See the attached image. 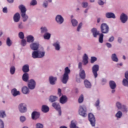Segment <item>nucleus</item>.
<instances>
[{"instance_id":"obj_1","label":"nucleus","mask_w":128,"mask_h":128,"mask_svg":"<svg viewBox=\"0 0 128 128\" xmlns=\"http://www.w3.org/2000/svg\"><path fill=\"white\" fill-rule=\"evenodd\" d=\"M19 10H20V14L23 22H26L28 18V16L26 14V8L24 5H20L18 6Z\"/></svg>"},{"instance_id":"obj_2","label":"nucleus","mask_w":128,"mask_h":128,"mask_svg":"<svg viewBox=\"0 0 128 128\" xmlns=\"http://www.w3.org/2000/svg\"><path fill=\"white\" fill-rule=\"evenodd\" d=\"M70 74V70L68 68V67H66L64 69V72L63 74V77L62 82L63 84H66L68 82V74Z\"/></svg>"},{"instance_id":"obj_3","label":"nucleus","mask_w":128,"mask_h":128,"mask_svg":"<svg viewBox=\"0 0 128 128\" xmlns=\"http://www.w3.org/2000/svg\"><path fill=\"white\" fill-rule=\"evenodd\" d=\"M100 32L102 34H108L110 32V27L106 23H103L100 26Z\"/></svg>"},{"instance_id":"obj_4","label":"nucleus","mask_w":128,"mask_h":128,"mask_svg":"<svg viewBox=\"0 0 128 128\" xmlns=\"http://www.w3.org/2000/svg\"><path fill=\"white\" fill-rule=\"evenodd\" d=\"M78 114L83 118L86 116V106H80Z\"/></svg>"},{"instance_id":"obj_5","label":"nucleus","mask_w":128,"mask_h":128,"mask_svg":"<svg viewBox=\"0 0 128 128\" xmlns=\"http://www.w3.org/2000/svg\"><path fill=\"white\" fill-rule=\"evenodd\" d=\"M99 70L100 66H98V64H94L92 67V72L95 78H98V72Z\"/></svg>"},{"instance_id":"obj_6","label":"nucleus","mask_w":128,"mask_h":128,"mask_svg":"<svg viewBox=\"0 0 128 128\" xmlns=\"http://www.w3.org/2000/svg\"><path fill=\"white\" fill-rule=\"evenodd\" d=\"M88 120L90 122L91 126H96V118H94V114L92 113L88 114Z\"/></svg>"},{"instance_id":"obj_7","label":"nucleus","mask_w":128,"mask_h":128,"mask_svg":"<svg viewBox=\"0 0 128 128\" xmlns=\"http://www.w3.org/2000/svg\"><path fill=\"white\" fill-rule=\"evenodd\" d=\"M19 110L20 112H21L22 114H24V112H26V105L24 103H22L19 105L18 106Z\"/></svg>"},{"instance_id":"obj_8","label":"nucleus","mask_w":128,"mask_h":128,"mask_svg":"<svg viewBox=\"0 0 128 128\" xmlns=\"http://www.w3.org/2000/svg\"><path fill=\"white\" fill-rule=\"evenodd\" d=\"M52 106L56 108V110L58 111V114L60 116H62V111H60V106L58 103L54 102L52 104Z\"/></svg>"},{"instance_id":"obj_9","label":"nucleus","mask_w":128,"mask_h":128,"mask_svg":"<svg viewBox=\"0 0 128 128\" xmlns=\"http://www.w3.org/2000/svg\"><path fill=\"white\" fill-rule=\"evenodd\" d=\"M28 87L30 90H34V88H36V82L32 79L29 80L28 82Z\"/></svg>"},{"instance_id":"obj_10","label":"nucleus","mask_w":128,"mask_h":128,"mask_svg":"<svg viewBox=\"0 0 128 128\" xmlns=\"http://www.w3.org/2000/svg\"><path fill=\"white\" fill-rule=\"evenodd\" d=\"M125 78L126 79H124L122 80V84L124 86H128V72H126L125 73Z\"/></svg>"},{"instance_id":"obj_11","label":"nucleus","mask_w":128,"mask_h":128,"mask_svg":"<svg viewBox=\"0 0 128 128\" xmlns=\"http://www.w3.org/2000/svg\"><path fill=\"white\" fill-rule=\"evenodd\" d=\"M56 20L58 24H62L64 22V18L60 15H58L56 18Z\"/></svg>"},{"instance_id":"obj_12","label":"nucleus","mask_w":128,"mask_h":128,"mask_svg":"<svg viewBox=\"0 0 128 128\" xmlns=\"http://www.w3.org/2000/svg\"><path fill=\"white\" fill-rule=\"evenodd\" d=\"M38 46H40L38 43H32L30 45V48L33 50H38Z\"/></svg>"},{"instance_id":"obj_13","label":"nucleus","mask_w":128,"mask_h":128,"mask_svg":"<svg viewBox=\"0 0 128 128\" xmlns=\"http://www.w3.org/2000/svg\"><path fill=\"white\" fill-rule=\"evenodd\" d=\"M120 20L122 24H124L128 20V16L124 14H122L120 15Z\"/></svg>"},{"instance_id":"obj_14","label":"nucleus","mask_w":128,"mask_h":128,"mask_svg":"<svg viewBox=\"0 0 128 128\" xmlns=\"http://www.w3.org/2000/svg\"><path fill=\"white\" fill-rule=\"evenodd\" d=\"M57 80L56 77H54L52 76H50L49 77V82L50 84L52 85L56 84V82Z\"/></svg>"},{"instance_id":"obj_15","label":"nucleus","mask_w":128,"mask_h":128,"mask_svg":"<svg viewBox=\"0 0 128 128\" xmlns=\"http://www.w3.org/2000/svg\"><path fill=\"white\" fill-rule=\"evenodd\" d=\"M20 20V13L17 12L14 16V20L15 22H18Z\"/></svg>"},{"instance_id":"obj_16","label":"nucleus","mask_w":128,"mask_h":128,"mask_svg":"<svg viewBox=\"0 0 128 128\" xmlns=\"http://www.w3.org/2000/svg\"><path fill=\"white\" fill-rule=\"evenodd\" d=\"M40 118V112H34L32 114V120H36Z\"/></svg>"},{"instance_id":"obj_17","label":"nucleus","mask_w":128,"mask_h":128,"mask_svg":"<svg viewBox=\"0 0 128 128\" xmlns=\"http://www.w3.org/2000/svg\"><path fill=\"white\" fill-rule=\"evenodd\" d=\"M92 32L94 38H96L98 36H100V32L98 31L96 28H93L92 30Z\"/></svg>"},{"instance_id":"obj_18","label":"nucleus","mask_w":128,"mask_h":128,"mask_svg":"<svg viewBox=\"0 0 128 128\" xmlns=\"http://www.w3.org/2000/svg\"><path fill=\"white\" fill-rule=\"evenodd\" d=\"M68 102V98L66 96H62L60 98V104H66Z\"/></svg>"},{"instance_id":"obj_19","label":"nucleus","mask_w":128,"mask_h":128,"mask_svg":"<svg viewBox=\"0 0 128 128\" xmlns=\"http://www.w3.org/2000/svg\"><path fill=\"white\" fill-rule=\"evenodd\" d=\"M107 18H116V15L112 12H107L106 14Z\"/></svg>"},{"instance_id":"obj_20","label":"nucleus","mask_w":128,"mask_h":128,"mask_svg":"<svg viewBox=\"0 0 128 128\" xmlns=\"http://www.w3.org/2000/svg\"><path fill=\"white\" fill-rule=\"evenodd\" d=\"M45 54H46V52L44 51V48H42L41 50H38V56L39 58H44Z\"/></svg>"},{"instance_id":"obj_21","label":"nucleus","mask_w":128,"mask_h":128,"mask_svg":"<svg viewBox=\"0 0 128 128\" xmlns=\"http://www.w3.org/2000/svg\"><path fill=\"white\" fill-rule=\"evenodd\" d=\"M109 85L112 90H114L116 88V84L114 81L110 80L109 82Z\"/></svg>"},{"instance_id":"obj_22","label":"nucleus","mask_w":128,"mask_h":128,"mask_svg":"<svg viewBox=\"0 0 128 128\" xmlns=\"http://www.w3.org/2000/svg\"><path fill=\"white\" fill-rule=\"evenodd\" d=\"M12 94L13 96H20V93L19 91H17L16 89L14 88L12 90Z\"/></svg>"},{"instance_id":"obj_23","label":"nucleus","mask_w":128,"mask_h":128,"mask_svg":"<svg viewBox=\"0 0 128 128\" xmlns=\"http://www.w3.org/2000/svg\"><path fill=\"white\" fill-rule=\"evenodd\" d=\"M22 70L24 72H30V67L28 65H24L22 67Z\"/></svg>"},{"instance_id":"obj_24","label":"nucleus","mask_w":128,"mask_h":128,"mask_svg":"<svg viewBox=\"0 0 128 128\" xmlns=\"http://www.w3.org/2000/svg\"><path fill=\"white\" fill-rule=\"evenodd\" d=\"M83 62L86 66V64H88V55L86 54H84L83 56Z\"/></svg>"},{"instance_id":"obj_25","label":"nucleus","mask_w":128,"mask_h":128,"mask_svg":"<svg viewBox=\"0 0 128 128\" xmlns=\"http://www.w3.org/2000/svg\"><path fill=\"white\" fill-rule=\"evenodd\" d=\"M84 84L86 88H92V84H90V82H89L88 80H84Z\"/></svg>"},{"instance_id":"obj_26","label":"nucleus","mask_w":128,"mask_h":128,"mask_svg":"<svg viewBox=\"0 0 128 128\" xmlns=\"http://www.w3.org/2000/svg\"><path fill=\"white\" fill-rule=\"evenodd\" d=\"M80 76L82 80H84V78H86V72H84V70H80Z\"/></svg>"},{"instance_id":"obj_27","label":"nucleus","mask_w":128,"mask_h":128,"mask_svg":"<svg viewBox=\"0 0 128 128\" xmlns=\"http://www.w3.org/2000/svg\"><path fill=\"white\" fill-rule=\"evenodd\" d=\"M42 110L43 112H48L50 110V108L47 106L43 105L42 106Z\"/></svg>"},{"instance_id":"obj_28","label":"nucleus","mask_w":128,"mask_h":128,"mask_svg":"<svg viewBox=\"0 0 128 128\" xmlns=\"http://www.w3.org/2000/svg\"><path fill=\"white\" fill-rule=\"evenodd\" d=\"M32 58H39L38 51H34L32 53Z\"/></svg>"},{"instance_id":"obj_29","label":"nucleus","mask_w":128,"mask_h":128,"mask_svg":"<svg viewBox=\"0 0 128 128\" xmlns=\"http://www.w3.org/2000/svg\"><path fill=\"white\" fill-rule=\"evenodd\" d=\"M112 60L113 62H118V56L116 54H113L112 55Z\"/></svg>"},{"instance_id":"obj_30","label":"nucleus","mask_w":128,"mask_h":128,"mask_svg":"<svg viewBox=\"0 0 128 128\" xmlns=\"http://www.w3.org/2000/svg\"><path fill=\"white\" fill-rule=\"evenodd\" d=\"M34 38L32 36H27V42H34Z\"/></svg>"},{"instance_id":"obj_31","label":"nucleus","mask_w":128,"mask_h":128,"mask_svg":"<svg viewBox=\"0 0 128 128\" xmlns=\"http://www.w3.org/2000/svg\"><path fill=\"white\" fill-rule=\"evenodd\" d=\"M70 128H78L76 126V122L74 120L71 121V124H70Z\"/></svg>"},{"instance_id":"obj_32","label":"nucleus","mask_w":128,"mask_h":128,"mask_svg":"<svg viewBox=\"0 0 128 128\" xmlns=\"http://www.w3.org/2000/svg\"><path fill=\"white\" fill-rule=\"evenodd\" d=\"M22 80L24 82H28V73H24L23 74Z\"/></svg>"},{"instance_id":"obj_33","label":"nucleus","mask_w":128,"mask_h":128,"mask_svg":"<svg viewBox=\"0 0 128 128\" xmlns=\"http://www.w3.org/2000/svg\"><path fill=\"white\" fill-rule=\"evenodd\" d=\"M56 50H60V43L56 42L53 44Z\"/></svg>"},{"instance_id":"obj_34","label":"nucleus","mask_w":128,"mask_h":128,"mask_svg":"<svg viewBox=\"0 0 128 128\" xmlns=\"http://www.w3.org/2000/svg\"><path fill=\"white\" fill-rule=\"evenodd\" d=\"M22 92L24 94H28V88L26 86H24L22 88Z\"/></svg>"},{"instance_id":"obj_35","label":"nucleus","mask_w":128,"mask_h":128,"mask_svg":"<svg viewBox=\"0 0 128 128\" xmlns=\"http://www.w3.org/2000/svg\"><path fill=\"white\" fill-rule=\"evenodd\" d=\"M98 40L100 44H102V42H104V34H102V33L99 34Z\"/></svg>"},{"instance_id":"obj_36","label":"nucleus","mask_w":128,"mask_h":128,"mask_svg":"<svg viewBox=\"0 0 128 128\" xmlns=\"http://www.w3.org/2000/svg\"><path fill=\"white\" fill-rule=\"evenodd\" d=\"M58 100V97L56 96H50V98L49 99L50 102H56Z\"/></svg>"},{"instance_id":"obj_37","label":"nucleus","mask_w":128,"mask_h":128,"mask_svg":"<svg viewBox=\"0 0 128 128\" xmlns=\"http://www.w3.org/2000/svg\"><path fill=\"white\" fill-rule=\"evenodd\" d=\"M44 38L45 40H50V34L48 32H46L44 35Z\"/></svg>"},{"instance_id":"obj_38","label":"nucleus","mask_w":128,"mask_h":128,"mask_svg":"<svg viewBox=\"0 0 128 128\" xmlns=\"http://www.w3.org/2000/svg\"><path fill=\"white\" fill-rule=\"evenodd\" d=\"M116 118H120L122 116V113L120 111H118L116 114Z\"/></svg>"},{"instance_id":"obj_39","label":"nucleus","mask_w":128,"mask_h":128,"mask_svg":"<svg viewBox=\"0 0 128 128\" xmlns=\"http://www.w3.org/2000/svg\"><path fill=\"white\" fill-rule=\"evenodd\" d=\"M14 72H16V68L14 66H12L10 68V73L11 74H14Z\"/></svg>"},{"instance_id":"obj_40","label":"nucleus","mask_w":128,"mask_h":128,"mask_svg":"<svg viewBox=\"0 0 128 128\" xmlns=\"http://www.w3.org/2000/svg\"><path fill=\"white\" fill-rule=\"evenodd\" d=\"M71 22L73 26H78V21L76 20L73 19Z\"/></svg>"},{"instance_id":"obj_41","label":"nucleus","mask_w":128,"mask_h":128,"mask_svg":"<svg viewBox=\"0 0 128 128\" xmlns=\"http://www.w3.org/2000/svg\"><path fill=\"white\" fill-rule=\"evenodd\" d=\"M6 44L7 46H12V41L10 40V38H7Z\"/></svg>"},{"instance_id":"obj_42","label":"nucleus","mask_w":128,"mask_h":128,"mask_svg":"<svg viewBox=\"0 0 128 128\" xmlns=\"http://www.w3.org/2000/svg\"><path fill=\"white\" fill-rule=\"evenodd\" d=\"M48 32V29L46 27L41 28V32L42 34H46Z\"/></svg>"},{"instance_id":"obj_43","label":"nucleus","mask_w":128,"mask_h":128,"mask_svg":"<svg viewBox=\"0 0 128 128\" xmlns=\"http://www.w3.org/2000/svg\"><path fill=\"white\" fill-rule=\"evenodd\" d=\"M18 36L20 38H21V40H24V32H20L18 34Z\"/></svg>"},{"instance_id":"obj_44","label":"nucleus","mask_w":128,"mask_h":128,"mask_svg":"<svg viewBox=\"0 0 128 128\" xmlns=\"http://www.w3.org/2000/svg\"><path fill=\"white\" fill-rule=\"evenodd\" d=\"M97 60L98 59L96 58V57H94V56L91 57V59H90L91 64H94L95 62H96Z\"/></svg>"},{"instance_id":"obj_45","label":"nucleus","mask_w":128,"mask_h":128,"mask_svg":"<svg viewBox=\"0 0 128 128\" xmlns=\"http://www.w3.org/2000/svg\"><path fill=\"white\" fill-rule=\"evenodd\" d=\"M6 116V112L4 111H0V118H4Z\"/></svg>"},{"instance_id":"obj_46","label":"nucleus","mask_w":128,"mask_h":128,"mask_svg":"<svg viewBox=\"0 0 128 128\" xmlns=\"http://www.w3.org/2000/svg\"><path fill=\"white\" fill-rule=\"evenodd\" d=\"M84 102V95H81L78 98L79 104H82Z\"/></svg>"},{"instance_id":"obj_47","label":"nucleus","mask_w":128,"mask_h":128,"mask_svg":"<svg viewBox=\"0 0 128 128\" xmlns=\"http://www.w3.org/2000/svg\"><path fill=\"white\" fill-rule=\"evenodd\" d=\"M116 108H118L119 110H120V108H122V104H120V102H117L116 103Z\"/></svg>"},{"instance_id":"obj_48","label":"nucleus","mask_w":128,"mask_h":128,"mask_svg":"<svg viewBox=\"0 0 128 128\" xmlns=\"http://www.w3.org/2000/svg\"><path fill=\"white\" fill-rule=\"evenodd\" d=\"M121 110L124 112H128V110H126V108L124 105H122Z\"/></svg>"},{"instance_id":"obj_49","label":"nucleus","mask_w":128,"mask_h":128,"mask_svg":"<svg viewBox=\"0 0 128 128\" xmlns=\"http://www.w3.org/2000/svg\"><path fill=\"white\" fill-rule=\"evenodd\" d=\"M21 44L22 46H24L26 44V40H22L21 42Z\"/></svg>"},{"instance_id":"obj_50","label":"nucleus","mask_w":128,"mask_h":128,"mask_svg":"<svg viewBox=\"0 0 128 128\" xmlns=\"http://www.w3.org/2000/svg\"><path fill=\"white\" fill-rule=\"evenodd\" d=\"M36 4L37 2L36 0H32L30 2V6H36Z\"/></svg>"},{"instance_id":"obj_51","label":"nucleus","mask_w":128,"mask_h":128,"mask_svg":"<svg viewBox=\"0 0 128 128\" xmlns=\"http://www.w3.org/2000/svg\"><path fill=\"white\" fill-rule=\"evenodd\" d=\"M20 121L22 122H24L26 121V117H24V116H21L20 117Z\"/></svg>"},{"instance_id":"obj_52","label":"nucleus","mask_w":128,"mask_h":128,"mask_svg":"<svg viewBox=\"0 0 128 128\" xmlns=\"http://www.w3.org/2000/svg\"><path fill=\"white\" fill-rule=\"evenodd\" d=\"M82 23L80 22L77 28V32H80V30L82 28Z\"/></svg>"},{"instance_id":"obj_53","label":"nucleus","mask_w":128,"mask_h":128,"mask_svg":"<svg viewBox=\"0 0 128 128\" xmlns=\"http://www.w3.org/2000/svg\"><path fill=\"white\" fill-rule=\"evenodd\" d=\"M36 128H44V125L40 124H37L36 125Z\"/></svg>"},{"instance_id":"obj_54","label":"nucleus","mask_w":128,"mask_h":128,"mask_svg":"<svg viewBox=\"0 0 128 128\" xmlns=\"http://www.w3.org/2000/svg\"><path fill=\"white\" fill-rule=\"evenodd\" d=\"M0 126H1L0 128H4V124L2 120H0Z\"/></svg>"},{"instance_id":"obj_55","label":"nucleus","mask_w":128,"mask_h":128,"mask_svg":"<svg viewBox=\"0 0 128 128\" xmlns=\"http://www.w3.org/2000/svg\"><path fill=\"white\" fill-rule=\"evenodd\" d=\"M83 4V8H88V4L86 2H84L82 3Z\"/></svg>"},{"instance_id":"obj_56","label":"nucleus","mask_w":128,"mask_h":128,"mask_svg":"<svg viewBox=\"0 0 128 128\" xmlns=\"http://www.w3.org/2000/svg\"><path fill=\"white\" fill-rule=\"evenodd\" d=\"M100 106V100H98L96 101V102L95 103V106L98 107V106Z\"/></svg>"},{"instance_id":"obj_57","label":"nucleus","mask_w":128,"mask_h":128,"mask_svg":"<svg viewBox=\"0 0 128 128\" xmlns=\"http://www.w3.org/2000/svg\"><path fill=\"white\" fill-rule=\"evenodd\" d=\"M18 28H20V30H22V28H24L22 23H20L18 24Z\"/></svg>"},{"instance_id":"obj_58","label":"nucleus","mask_w":128,"mask_h":128,"mask_svg":"<svg viewBox=\"0 0 128 128\" xmlns=\"http://www.w3.org/2000/svg\"><path fill=\"white\" fill-rule=\"evenodd\" d=\"M98 4H100V6H102L104 4V2L102 0H98Z\"/></svg>"},{"instance_id":"obj_59","label":"nucleus","mask_w":128,"mask_h":128,"mask_svg":"<svg viewBox=\"0 0 128 128\" xmlns=\"http://www.w3.org/2000/svg\"><path fill=\"white\" fill-rule=\"evenodd\" d=\"M3 12H4L5 14H6L8 12V8L6 7H4L2 9Z\"/></svg>"},{"instance_id":"obj_60","label":"nucleus","mask_w":128,"mask_h":128,"mask_svg":"<svg viewBox=\"0 0 128 128\" xmlns=\"http://www.w3.org/2000/svg\"><path fill=\"white\" fill-rule=\"evenodd\" d=\"M58 94L59 96H62V90L60 88L58 89Z\"/></svg>"},{"instance_id":"obj_61","label":"nucleus","mask_w":128,"mask_h":128,"mask_svg":"<svg viewBox=\"0 0 128 128\" xmlns=\"http://www.w3.org/2000/svg\"><path fill=\"white\" fill-rule=\"evenodd\" d=\"M114 36H112L109 38V42H114Z\"/></svg>"},{"instance_id":"obj_62","label":"nucleus","mask_w":128,"mask_h":128,"mask_svg":"<svg viewBox=\"0 0 128 128\" xmlns=\"http://www.w3.org/2000/svg\"><path fill=\"white\" fill-rule=\"evenodd\" d=\"M48 1H46L45 2H44L43 4V6H44L45 8H46L48 6Z\"/></svg>"},{"instance_id":"obj_63","label":"nucleus","mask_w":128,"mask_h":128,"mask_svg":"<svg viewBox=\"0 0 128 128\" xmlns=\"http://www.w3.org/2000/svg\"><path fill=\"white\" fill-rule=\"evenodd\" d=\"M106 46L108 48H112V44H110V43H106Z\"/></svg>"},{"instance_id":"obj_64","label":"nucleus","mask_w":128,"mask_h":128,"mask_svg":"<svg viewBox=\"0 0 128 128\" xmlns=\"http://www.w3.org/2000/svg\"><path fill=\"white\" fill-rule=\"evenodd\" d=\"M122 39L120 38H118V42H120H120H122Z\"/></svg>"}]
</instances>
